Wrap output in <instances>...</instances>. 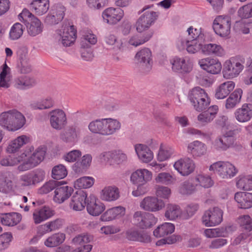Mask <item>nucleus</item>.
I'll return each mask as SVG.
<instances>
[{
  "label": "nucleus",
  "mask_w": 252,
  "mask_h": 252,
  "mask_svg": "<svg viewBox=\"0 0 252 252\" xmlns=\"http://www.w3.org/2000/svg\"><path fill=\"white\" fill-rule=\"evenodd\" d=\"M121 126V124L117 120L104 118L92 121L89 123L88 128L93 133L108 136L119 130Z\"/></svg>",
  "instance_id": "nucleus-1"
},
{
  "label": "nucleus",
  "mask_w": 252,
  "mask_h": 252,
  "mask_svg": "<svg viewBox=\"0 0 252 252\" xmlns=\"http://www.w3.org/2000/svg\"><path fill=\"white\" fill-rule=\"evenodd\" d=\"M24 115L15 109L0 114V126L9 131H15L21 128L25 124Z\"/></svg>",
  "instance_id": "nucleus-2"
},
{
  "label": "nucleus",
  "mask_w": 252,
  "mask_h": 252,
  "mask_svg": "<svg viewBox=\"0 0 252 252\" xmlns=\"http://www.w3.org/2000/svg\"><path fill=\"white\" fill-rule=\"evenodd\" d=\"M188 97L194 108L198 112L206 109L210 103L207 94L199 87L190 91Z\"/></svg>",
  "instance_id": "nucleus-3"
},
{
  "label": "nucleus",
  "mask_w": 252,
  "mask_h": 252,
  "mask_svg": "<svg viewBox=\"0 0 252 252\" xmlns=\"http://www.w3.org/2000/svg\"><path fill=\"white\" fill-rule=\"evenodd\" d=\"M139 71L144 74L150 72L152 67V52L148 48L138 52L135 57Z\"/></svg>",
  "instance_id": "nucleus-4"
},
{
  "label": "nucleus",
  "mask_w": 252,
  "mask_h": 252,
  "mask_svg": "<svg viewBox=\"0 0 252 252\" xmlns=\"http://www.w3.org/2000/svg\"><path fill=\"white\" fill-rule=\"evenodd\" d=\"M222 178H230L236 175L238 170L229 162L218 161L212 164L209 168Z\"/></svg>",
  "instance_id": "nucleus-5"
},
{
  "label": "nucleus",
  "mask_w": 252,
  "mask_h": 252,
  "mask_svg": "<svg viewBox=\"0 0 252 252\" xmlns=\"http://www.w3.org/2000/svg\"><path fill=\"white\" fill-rule=\"evenodd\" d=\"M231 24L229 17L218 16L214 20L213 28L217 34L221 37H226L230 33Z\"/></svg>",
  "instance_id": "nucleus-6"
},
{
  "label": "nucleus",
  "mask_w": 252,
  "mask_h": 252,
  "mask_svg": "<svg viewBox=\"0 0 252 252\" xmlns=\"http://www.w3.org/2000/svg\"><path fill=\"white\" fill-rule=\"evenodd\" d=\"M158 219L154 214L141 211H137L133 215V221L135 225L141 229L153 227L157 222Z\"/></svg>",
  "instance_id": "nucleus-7"
},
{
  "label": "nucleus",
  "mask_w": 252,
  "mask_h": 252,
  "mask_svg": "<svg viewBox=\"0 0 252 252\" xmlns=\"http://www.w3.org/2000/svg\"><path fill=\"white\" fill-rule=\"evenodd\" d=\"M223 212L218 207H214L205 211L202 218L203 224L212 226L219 224L222 220Z\"/></svg>",
  "instance_id": "nucleus-8"
},
{
  "label": "nucleus",
  "mask_w": 252,
  "mask_h": 252,
  "mask_svg": "<svg viewBox=\"0 0 252 252\" xmlns=\"http://www.w3.org/2000/svg\"><path fill=\"white\" fill-rule=\"evenodd\" d=\"M45 153L44 148L39 147L33 153L27 161L18 166V170L24 171L34 167L43 160Z\"/></svg>",
  "instance_id": "nucleus-9"
},
{
  "label": "nucleus",
  "mask_w": 252,
  "mask_h": 252,
  "mask_svg": "<svg viewBox=\"0 0 252 252\" xmlns=\"http://www.w3.org/2000/svg\"><path fill=\"white\" fill-rule=\"evenodd\" d=\"M50 124L52 128L57 130L63 129L67 124L65 112L62 109H56L49 113Z\"/></svg>",
  "instance_id": "nucleus-10"
},
{
  "label": "nucleus",
  "mask_w": 252,
  "mask_h": 252,
  "mask_svg": "<svg viewBox=\"0 0 252 252\" xmlns=\"http://www.w3.org/2000/svg\"><path fill=\"white\" fill-rule=\"evenodd\" d=\"M244 68V65L235 58L225 62L223 70V76L227 79L237 76Z\"/></svg>",
  "instance_id": "nucleus-11"
},
{
  "label": "nucleus",
  "mask_w": 252,
  "mask_h": 252,
  "mask_svg": "<svg viewBox=\"0 0 252 252\" xmlns=\"http://www.w3.org/2000/svg\"><path fill=\"white\" fill-rule=\"evenodd\" d=\"M61 43L64 46H69L75 40L76 37V30L73 25H65L63 29L58 32Z\"/></svg>",
  "instance_id": "nucleus-12"
},
{
  "label": "nucleus",
  "mask_w": 252,
  "mask_h": 252,
  "mask_svg": "<svg viewBox=\"0 0 252 252\" xmlns=\"http://www.w3.org/2000/svg\"><path fill=\"white\" fill-rule=\"evenodd\" d=\"M140 206L146 211L155 212L162 210L165 207V203L156 197L147 196L142 200Z\"/></svg>",
  "instance_id": "nucleus-13"
},
{
  "label": "nucleus",
  "mask_w": 252,
  "mask_h": 252,
  "mask_svg": "<svg viewBox=\"0 0 252 252\" xmlns=\"http://www.w3.org/2000/svg\"><path fill=\"white\" fill-rule=\"evenodd\" d=\"M198 64L202 69L213 74H219L222 68L221 64L218 59L210 57L199 60Z\"/></svg>",
  "instance_id": "nucleus-14"
},
{
  "label": "nucleus",
  "mask_w": 252,
  "mask_h": 252,
  "mask_svg": "<svg viewBox=\"0 0 252 252\" xmlns=\"http://www.w3.org/2000/svg\"><path fill=\"white\" fill-rule=\"evenodd\" d=\"M157 17L156 12L153 11L145 12L136 23V30L142 32L148 29Z\"/></svg>",
  "instance_id": "nucleus-15"
},
{
  "label": "nucleus",
  "mask_w": 252,
  "mask_h": 252,
  "mask_svg": "<svg viewBox=\"0 0 252 252\" xmlns=\"http://www.w3.org/2000/svg\"><path fill=\"white\" fill-rule=\"evenodd\" d=\"M87 194L86 191L80 189L72 195L69 203V207L74 211H81L87 204Z\"/></svg>",
  "instance_id": "nucleus-16"
},
{
  "label": "nucleus",
  "mask_w": 252,
  "mask_h": 252,
  "mask_svg": "<svg viewBox=\"0 0 252 252\" xmlns=\"http://www.w3.org/2000/svg\"><path fill=\"white\" fill-rule=\"evenodd\" d=\"M65 7L61 4L55 5L52 8L50 14L45 18V22L49 25L58 24L63 18L65 15Z\"/></svg>",
  "instance_id": "nucleus-17"
},
{
  "label": "nucleus",
  "mask_w": 252,
  "mask_h": 252,
  "mask_svg": "<svg viewBox=\"0 0 252 252\" xmlns=\"http://www.w3.org/2000/svg\"><path fill=\"white\" fill-rule=\"evenodd\" d=\"M55 214V211L48 206L36 209L32 214L33 222L35 224H39L52 217Z\"/></svg>",
  "instance_id": "nucleus-18"
},
{
  "label": "nucleus",
  "mask_w": 252,
  "mask_h": 252,
  "mask_svg": "<svg viewBox=\"0 0 252 252\" xmlns=\"http://www.w3.org/2000/svg\"><path fill=\"white\" fill-rule=\"evenodd\" d=\"M124 11L120 8L109 7L102 13V17L107 23L114 25L121 21L124 16Z\"/></svg>",
  "instance_id": "nucleus-19"
},
{
  "label": "nucleus",
  "mask_w": 252,
  "mask_h": 252,
  "mask_svg": "<svg viewBox=\"0 0 252 252\" xmlns=\"http://www.w3.org/2000/svg\"><path fill=\"white\" fill-rule=\"evenodd\" d=\"M37 84L36 78L30 75H24L14 79L13 86L14 88L20 90H25L32 88Z\"/></svg>",
  "instance_id": "nucleus-20"
},
{
  "label": "nucleus",
  "mask_w": 252,
  "mask_h": 252,
  "mask_svg": "<svg viewBox=\"0 0 252 252\" xmlns=\"http://www.w3.org/2000/svg\"><path fill=\"white\" fill-rule=\"evenodd\" d=\"M86 208L88 213L93 216H99L105 209L104 204L94 195L88 197Z\"/></svg>",
  "instance_id": "nucleus-21"
},
{
  "label": "nucleus",
  "mask_w": 252,
  "mask_h": 252,
  "mask_svg": "<svg viewBox=\"0 0 252 252\" xmlns=\"http://www.w3.org/2000/svg\"><path fill=\"white\" fill-rule=\"evenodd\" d=\"M172 68L174 71L182 73H188L192 69V64L189 60L184 58H175L171 61Z\"/></svg>",
  "instance_id": "nucleus-22"
},
{
  "label": "nucleus",
  "mask_w": 252,
  "mask_h": 252,
  "mask_svg": "<svg viewBox=\"0 0 252 252\" xmlns=\"http://www.w3.org/2000/svg\"><path fill=\"white\" fill-rule=\"evenodd\" d=\"M175 169L181 175L187 176L192 173L194 169V164L189 158H181L174 164Z\"/></svg>",
  "instance_id": "nucleus-23"
},
{
  "label": "nucleus",
  "mask_w": 252,
  "mask_h": 252,
  "mask_svg": "<svg viewBox=\"0 0 252 252\" xmlns=\"http://www.w3.org/2000/svg\"><path fill=\"white\" fill-rule=\"evenodd\" d=\"M62 182L57 185L54 191V201L62 203L68 199L73 192V189L67 186H62Z\"/></svg>",
  "instance_id": "nucleus-24"
},
{
  "label": "nucleus",
  "mask_w": 252,
  "mask_h": 252,
  "mask_svg": "<svg viewBox=\"0 0 252 252\" xmlns=\"http://www.w3.org/2000/svg\"><path fill=\"white\" fill-rule=\"evenodd\" d=\"M234 116L240 123H246L252 118V104L245 103L241 108L237 109Z\"/></svg>",
  "instance_id": "nucleus-25"
},
{
  "label": "nucleus",
  "mask_w": 252,
  "mask_h": 252,
  "mask_svg": "<svg viewBox=\"0 0 252 252\" xmlns=\"http://www.w3.org/2000/svg\"><path fill=\"white\" fill-rule=\"evenodd\" d=\"M152 174L147 169H138L133 172L130 176V180L135 185L147 183L152 179Z\"/></svg>",
  "instance_id": "nucleus-26"
},
{
  "label": "nucleus",
  "mask_w": 252,
  "mask_h": 252,
  "mask_svg": "<svg viewBox=\"0 0 252 252\" xmlns=\"http://www.w3.org/2000/svg\"><path fill=\"white\" fill-rule=\"evenodd\" d=\"M126 237L130 241H138L142 243L151 242L150 236L145 231L130 229L126 232Z\"/></svg>",
  "instance_id": "nucleus-27"
},
{
  "label": "nucleus",
  "mask_w": 252,
  "mask_h": 252,
  "mask_svg": "<svg viewBox=\"0 0 252 252\" xmlns=\"http://www.w3.org/2000/svg\"><path fill=\"white\" fill-rule=\"evenodd\" d=\"M234 199L241 209H249L252 207V193L245 192H237L235 194Z\"/></svg>",
  "instance_id": "nucleus-28"
},
{
  "label": "nucleus",
  "mask_w": 252,
  "mask_h": 252,
  "mask_svg": "<svg viewBox=\"0 0 252 252\" xmlns=\"http://www.w3.org/2000/svg\"><path fill=\"white\" fill-rule=\"evenodd\" d=\"M235 87V83L231 81H226L220 84L215 91V97L217 99H224L230 94Z\"/></svg>",
  "instance_id": "nucleus-29"
},
{
  "label": "nucleus",
  "mask_w": 252,
  "mask_h": 252,
  "mask_svg": "<svg viewBox=\"0 0 252 252\" xmlns=\"http://www.w3.org/2000/svg\"><path fill=\"white\" fill-rule=\"evenodd\" d=\"M135 150L139 158L143 162H149L153 158V152L145 145L141 144L136 145Z\"/></svg>",
  "instance_id": "nucleus-30"
},
{
  "label": "nucleus",
  "mask_w": 252,
  "mask_h": 252,
  "mask_svg": "<svg viewBox=\"0 0 252 252\" xmlns=\"http://www.w3.org/2000/svg\"><path fill=\"white\" fill-rule=\"evenodd\" d=\"M79 130L76 126H70L60 134L61 140L65 143L75 142L78 138Z\"/></svg>",
  "instance_id": "nucleus-31"
},
{
  "label": "nucleus",
  "mask_w": 252,
  "mask_h": 252,
  "mask_svg": "<svg viewBox=\"0 0 252 252\" xmlns=\"http://www.w3.org/2000/svg\"><path fill=\"white\" fill-rule=\"evenodd\" d=\"M125 208L122 206H118L107 210L100 217L103 221H110L125 214Z\"/></svg>",
  "instance_id": "nucleus-32"
},
{
  "label": "nucleus",
  "mask_w": 252,
  "mask_h": 252,
  "mask_svg": "<svg viewBox=\"0 0 252 252\" xmlns=\"http://www.w3.org/2000/svg\"><path fill=\"white\" fill-rule=\"evenodd\" d=\"M164 216L167 220H174L179 218L182 219V211L179 205L168 204L166 207Z\"/></svg>",
  "instance_id": "nucleus-33"
},
{
  "label": "nucleus",
  "mask_w": 252,
  "mask_h": 252,
  "mask_svg": "<svg viewBox=\"0 0 252 252\" xmlns=\"http://www.w3.org/2000/svg\"><path fill=\"white\" fill-rule=\"evenodd\" d=\"M29 141V138L25 135H21L12 140L8 144L6 151L8 153H14Z\"/></svg>",
  "instance_id": "nucleus-34"
},
{
  "label": "nucleus",
  "mask_w": 252,
  "mask_h": 252,
  "mask_svg": "<svg viewBox=\"0 0 252 252\" xmlns=\"http://www.w3.org/2000/svg\"><path fill=\"white\" fill-rule=\"evenodd\" d=\"M120 197L118 188L115 186H108L102 190L101 198L107 201L116 200Z\"/></svg>",
  "instance_id": "nucleus-35"
},
{
  "label": "nucleus",
  "mask_w": 252,
  "mask_h": 252,
  "mask_svg": "<svg viewBox=\"0 0 252 252\" xmlns=\"http://www.w3.org/2000/svg\"><path fill=\"white\" fill-rule=\"evenodd\" d=\"M31 7L37 15H42L49 8V0H32Z\"/></svg>",
  "instance_id": "nucleus-36"
},
{
  "label": "nucleus",
  "mask_w": 252,
  "mask_h": 252,
  "mask_svg": "<svg viewBox=\"0 0 252 252\" xmlns=\"http://www.w3.org/2000/svg\"><path fill=\"white\" fill-rule=\"evenodd\" d=\"M189 152L193 156L200 157L205 154L206 152V146L202 142L195 141L190 143L188 146Z\"/></svg>",
  "instance_id": "nucleus-37"
},
{
  "label": "nucleus",
  "mask_w": 252,
  "mask_h": 252,
  "mask_svg": "<svg viewBox=\"0 0 252 252\" xmlns=\"http://www.w3.org/2000/svg\"><path fill=\"white\" fill-rule=\"evenodd\" d=\"M20 220V216L16 213L0 214V221L4 225H15Z\"/></svg>",
  "instance_id": "nucleus-38"
},
{
  "label": "nucleus",
  "mask_w": 252,
  "mask_h": 252,
  "mask_svg": "<svg viewBox=\"0 0 252 252\" xmlns=\"http://www.w3.org/2000/svg\"><path fill=\"white\" fill-rule=\"evenodd\" d=\"M27 24L28 32L31 36H36L42 31L43 25L40 21L36 17H33L31 19V21Z\"/></svg>",
  "instance_id": "nucleus-39"
},
{
  "label": "nucleus",
  "mask_w": 252,
  "mask_h": 252,
  "mask_svg": "<svg viewBox=\"0 0 252 252\" xmlns=\"http://www.w3.org/2000/svg\"><path fill=\"white\" fill-rule=\"evenodd\" d=\"M175 230V226L169 222H165L158 226L153 232L156 237H164L165 235L172 233Z\"/></svg>",
  "instance_id": "nucleus-40"
},
{
  "label": "nucleus",
  "mask_w": 252,
  "mask_h": 252,
  "mask_svg": "<svg viewBox=\"0 0 252 252\" xmlns=\"http://www.w3.org/2000/svg\"><path fill=\"white\" fill-rule=\"evenodd\" d=\"M231 137L224 136L223 135L217 138L214 143V146L218 150L225 151L233 145Z\"/></svg>",
  "instance_id": "nucleus-41"
},
{
  "label": "nucleus",
  "mask_w": 252,
  "mask_h": 252,
  "mask_svg": "<svg viewBox=\"0 0 252 252\" xmlns=\"http://www.w3.org/2000/svg\"><path fill=\"white\" fill-rule=\"evenodd\" d=\"M243 91L241 89H237L232 93L225 102L226 109H232L240 102Z\"/></svg>",
  "instance_id": "nucleus-42"
},
{
  "label": "nucleus",
  "mask_w": 252,
  "mask_h": 252,
  "mask_svg": "<svg viewBox=\"0 0 252 252\" xmlns=\"http://www.w3.org/2000/svg\"><path fill=\"white\" fill-rule=\"evenodd\" d=\"M202 52L206 55H215L217 56H222L224 54L223 48L216 44H206L202 47Z\"/></svg>",
  "instance_id": "nucleus-43"
},
{
  "label": "nucleus",
  "mask_w": 252,
  "mask_h": 252,
  "mask_svg": "<svg viewBox=\"0 0 252 252\" xmlns=\"http://www.w3.org/2000/svg\"><path fill=\"white\" fill-rule=\"evenodd\" d=\"M25 157L26 155L24 153L17 157L11 155L5 156L0 160V164L2 166H13L22 161Z\"/></svg>",
  "instance_id": "nucleus-44"
},
{
  "label": "nucleus",
  "mask_w": 252,
  "mask_h": 252,
  "mask_svg": "<svg viewBox=\"0 0 252 252\" xmlns=\"http://www.w3.org/2000/svg\"><path fill=\"white\" fill-rule=\"evenodd\" d=\"M202 42H198L195 40H190L189 39L181 40V43L183 48L186 46L187 51L190 54H194L202 49L203 46Z\"/></svg>",
  "instance_id": "nucleus-45"
},
{
  "label": "nucleus",
  "mask_w": 252,
  "mask_h": 252,
  "mask_svg": "<svg viewBox=\"0 0 252 252\" xmlns=\"http://www.w3.org/2000/svg\"><path fill=\"white\" fill-rule=\"evenodd\" d=\"M65 235L63 233H56L48 237L45 241L44 244L48 247H55L62 244L64 241Z\"/></svg>",
  "instance_id": "nucleus-46"
},
{
  "label": "nucleus",
  "mask_w": 252,
  "mask_h": 252,
  "mask_svg": "<svg viewBox=\"0 0 252 252\" xmlns=\"http://www.w3.org/2000/svg\"><path fill=\"white\" fill-rule=\"evenodd\" d=\"M13 190V184L5 173H0V192L8 193Z\"/></svg>",
  "instance_id": "nucleus-47"
},
{
  "label": "nucleus",
  "mask_w": 252,
  "mask_h": 252,
  "mask_svg": "<svg viewBox=\"0 0 252 252\" xmlns=\"http://www.w3.org/2000/svg\"><path fill=\"white\" fill-rule=\"evenodd\" d=\"M238 188L245 190H252V176H240L236 183Z\"/></svg>",
  "instance_id": "nucleus-48"
},
{
  "label": "nucleus",
  "mask_w": 252,
  "mask_h": 252,
  "mask_svg": "<svg viewBox=\"0 0 252 252\" xmlns=\"http://www.w3.org/2000/svg\"><path fill=\"white\" fill-rule=\"evenodd\" d=\"M24 27L19 23H15L9 31V38L13 40L19 39L23 34Z\"/></svg>",
  "instance_id": "nucleus-49"
},
{
  "label": "nucleus",
  "mask_w": 252,
  "mask_h": 252,
  "mask_svg": "<svg viewBox=\"0 0 252 252\" xmlns=\"http://www.w3.org/2000/svg\"><path fill=\"white\" fill-rule=\"evenodd\" d=\"M189 37L187 39L190 40H195L198 42H202L204 40V34L201 31V28H193L189 27L188 30Z\"/></svg>",
  "instance_id": "nucleus-50"
},
{
  "label": "nucleus",
  "mask_w": 252,
  "mask_h": 252,
  "mask_svg": "<svg viewBox=\"0 0 252 252\" xmlns=\"http://www.w3.org/2000/svg\"><path fill=\"white\" fill-rule=\"evenodd\" d=\"M196 189V186L190 180H186L180 184L179 192L184 195L192 193Z\"/></svg>",
  "instance_id": "nucleus-51"
},
{
  "label": "nucleus",
  "mask_w": 252,
  "mask_h": 252,
  "mask_svg": "<svg viewBox=\"0 0 252 252\" xmlns=\"http://www.w3.org/2000/svg\"><path fill=\"white\" fill-rule=\"evenodd\" d=\"M94 179L90 177H83L77 179L74 184L75 188L87 189L91 187L94 184Z\"/></svg>",
  "instance_id": "nucleus-52"
},
{
  "label": "nucleus",
  "mask_w": 252,
  "mask_h": 252,
  "mask_svg": "<svg viewBox=\"0 0 252 252\" xmlns=\"http://www.w3.org/2000/svg\"><path fill=\"white\" fill-rule=\"evenodd\" d=\"M52 174V176L54 179L60 180L66 177L67 174V172L64 165L59 164L55 166L53 168Z\"/></svg>",
  "instance_id": "nucleus-53"
},
{
  "label": "nucleus",
  "mask_w": 252,
  "mask_h": 252,
  "mask_svg": "<svg viewBox=\"0 0 252 252\" xmlns=\"http://www.w3.org/2000/svg\"><path fill=\"white\" fill-rule=\"evenodd\" d=\"M156 197L158 198L168 199L171 191L169 188L165 186L157 185L155 187Z\"/></svg>",
  "instance_id": "nucleus-54"
},
{
  "label": "nucleus",
  "mask_w": 252,
  "mask_h": 252,
  "mask_svg": "<svg viewBox=\"0 0 252 252\" xmlns=\"http://www.w3.org/2000/svg\"><path fill=\"white\" fill-rule=\"evenodd\" d=\"M205 234L208 238L225 237L226 234V229L223 227L213 229H207Z\"/></svg>",
  "instance_id": "nucleus-55"
},
{
  "label": "nucleus",
  "mask_w": 252,
  "mask_h": 252,
  "mask_svg": "<svg viewBox=\"0 0 252 252\" xmlns=\"http://www.w3.org/2000/svg\"><path fill=\"white\" fill-rule=\"evenodd\" d=\"M238 15L242 19L252 17V2L240 7L238 10Z\"/></svg>",
  "instance_id": "nucleus-56"
},
{
  "label": "nucleus",
  "mask_w": 252,
  "mask_h": 252,
  "mask_svg": "<svg viewBox=\"0 0 252 252\" xmlns=\"http://www.w3.org/2000/svg\"><path fill=\"white\" fill-rule=\"evenodd\" d=\"M153 35L152 32H148L146 33L145 36L143 38H140L138 35H134L130 38L129 43L131 45L138 46L144 44L148 41Z\"/></svg>",
  "instance_id": "nucleus-57"
},
{
  "label": "nucleus",
  "mask_w": 252,
  "mask_h": 252,
  "mask_svg": "<svg viewBox=\"0 0 252 252\" xmlns=\"http://www.w3.org/2000/svg\"><path fill=\"white\" fill-rule=\"evenodd\" d=\"M156 181L157 183L169 185L173 183L175 181V178L168 173L162 172L158 175L156 178Z\"/></svg>",
  "instance_id": "nucleus-58"
},
{
  "label": "nucleus",
  "mask_w": 252,
  "mask_h": 252,
  "mask_svg": "<svg viewBox=\"0 0 252 252\" xmlns=\"http://www.w3.org/2000/svg\"><path fill=\"white\" fill-rule=\"evenodd\" d=\"M54 105V100L50 97H47V98L41 100L40 102H37L35 106L32 105V107L34 109L42 110L49 109L52 107Z\"/></svg>",
  "instance_id": "nucleus-59"
},
{
  "label": "nucleus",
  "mask_w": 252,
  "mask_h": 252,
  "mask_svg": "<svg viewBox=\"0 0 252 252\" xmlns=\"http://www.w3.org/2000/svg\"><path fill=\"white\" fill-rule=\"evenodd\" d=\"M12 235L10 232H5L0 235V251L7 249L11 242Z\"/></svg>",
  "instance_id": "nucleus-60"
},
{
  "label": "nucleus",
  "mask_w": 252,
  "mask_h": 252,
  "mask_svg": "<svg viewBox=\"0 0 252 252\" xmlns=\"http://www.w3.org/2000/svg\"><path fill=\"white\" fill-rule=\"evenodd\" d=\"M174 149L169 146L164 148H160L158 155V158L160 161H164L169 158L174 153Z\"/></svg>",
  "instance_id": "nucleus-61"
},
{
  "label": "nucleus",
  "mask_w": 252,
  "mask_h": 252,
  "mask_svg": "<svg viewBox=\"0 0 252 252\" xmlns=\"http://www.w3.org/2000/svg\"><path fill=\"white\" fill-rule=\"evenodd\" d=\"M198 209L197 204L188 205L184 212H182V220H188L192 217Z\"/></svg>",
  "instance_id": "nucleus-62"
},
{
  "label": "nucleus",
  "mask_w": 252,
  "mask_h": 252,
  "mask_svg": "<svg viewBox=\"0 0 252 252\" xmlns=\"http://www.w3.org/2000/svg\"><path fill=\"white\" fill-rule=\"evenodd\" d=\"M238 221L243 229L249 231L252 230V219L249 215L240 216Z\"/></svg>",
  "instance_id": "nucleus-63"
},
{
  "label": "nucleus",
  "mask_w": 252,
  "mask_h": 252,
  "mask_svg": "<svg viewBox=\"0 0 252 252\" xmlns=\"http://www.w3.org/2000/svg\"><path fill=\"white\" fill-rule=\"evenodd\" d=\"M62 182L52 180L45 184L39 190L40 193L46 194L53 189H56L58 184Z\"/></svg>",
  "instance_id": "nucleus-64"
}]
</instances>
